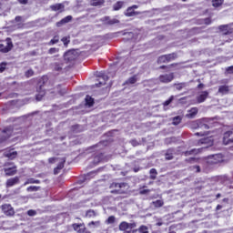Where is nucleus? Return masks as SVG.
I'll return each instance as SVG.
<instances>
[{
  "label": "nucleus",
  "mask_w": 233,
  "mask_h": 233,
  "mask_svg": "<svg viewBox=\"0 0 233 233\" xmlns=\"http://www.w3.org/2000/svg\"><path fill=\"white\" fill-rule=\"evenodd\" d=\"M198 145H208L206 147H203L202 148H198V149H192L191 151L186 152V156H188V154H199L203 148H208V147H212L214 145V138L212 137H207L202 138L199 142Z\"/></svg>",
  "instance_id": "obj_1"
},
{
  "label": "nucleus",
  "mask_w": 233,
  "mask_h": 233,
  "mask_svg": "<svg viewBox=\"0 0 233 233\" xmlns=\"http://www.w3.org/2000/svg\"><path fill=\"white\" fill-rule=\"evenodd\" d=\"M66 159L65 157L57 158V157H51L49 158V163H58L57 167L54 169L55 174H59V170H62L65 167V163Z\"/></svg>",
  "instance_id": "obj_2"
},
{
  "label": "nucleus",
  "mask_w": 233,
  "mask_h": 233,
  "mask_svg": "<svg viewBox=\"0 0 233 233\" xmlns=\"http://www.w3.org/2000/svg\"><path fill=\"white\" fill-rule=\"evenodd\" d=\"M111 188H116L115 190H112V193L116 194H125V191L127 188H128V186L126 183H112L111 184Z\"/></svg>",
  "instance_id": "obj_3"
},
{
  "label": "nucleus",
  "mask_w": 233,
  "mask_h": 233,
  "mask_svg": "<svg viewBox=\"0 0 233 233\" xmlns=\"http://www.w3.org/2000/svg\"><path fill=\"white\" fill-rule=\"evenodd\" d=\"M14 45L12 44V39L6 38L2 44H0V52L6 54L12 50Z\"/></svg>",
  "instance_id": "obj_4"
},
{
  "label": "nucleus",
  "mask_w": 233,
  "mask_h": 233,
  "mask_svg": "<svg viewBox=\"0 0 233 233\" xmlns=\"http://www.w3.org/2000/svg\"><path fill=\"white\" fill-rule=\"evenodd\" d=\"M225 161V157L222 154L211 155L208 158V163L210 165H217V163H223Z\"/></svg>",
  "instance_id": "obj_5"
},
{
  "label": "nucleus",
  "mask_w": 233,
  "mask_h": 233,
  "mask_svg": "<svg viewBox=\"0 0 233 233\" xmlns=\"http://www.w3.org/2000/svg\"><path fill=\"white\" fill-rule=\"evenodd\" d=\"M177 57V56L176 55V53H172L169 55H164L158 57L157 59V63L161 64V63H169V61H174V59H176Z\"/></svg>",
  "instance_id": "obj_6"
},
{
  "label": "nucleus",
  "mask_w": 233,
  "mask_h": 233,
  "mask_svg": "<svg viewBox=\"0 0 233 233\" xmlns=\"http://www.w3.org/2000/svg\"><path fill=\"white\" fill-rule=\"evenodd\" d=\"M132 228H136L135 223L122 222L119 225V230H122L123 232H127V230H132Z\"/></svg>",
  "instance_id": "obj_7"
},
{
  "label": "nucleus",
  "mask_w": 233,
  "mask_h": 233,
  "mask_svg": "<svg viewBox=\"0 0 233 233\" xmlns=\"http://www.w3.org/2000/svg\"><path fill=\"white\" fill-rule=\"evenodd\" d=\"M14 134V129L12 127H8L3 131L0 135V143H3L6 137H10Z\"/></svg>",
  "instance_id": "obj_8"
},
{
  "label": "nucleus",
  "mask_w": 233,
  "mask_h": 233,
  "mask_svg": "<svg viewBox=\"0 0 233 233\" xmlns=\"http://www.w3.org/2000/svg\"><path fill=\"white\" fill-rule=\"evenodd\" d=\"M2 210L5 214V216H14L15 214L14 208H12L10 204L3 205Z\"/></svg>",
  "instance_id": "obj_9"
},
{
  "label": "nucleus",
  "mask_w": 233,
  "mask_h": 233,
  "mask_svg": "<svg viewBox=\"0 0 233 233\" xmlns=\"http://www.w3.org/2000/svg\"><path fill=\"white\" fill-rule=\"evenodd\" d=\"M174 80V74H166L159 76V81L161 83H170Z\"/></svg>",
  "instance_id": "obj_10"
},
{
  "label": "nucleus",
  "mask_w": 233,
  "mask_h": 233,
  "mask_svg": "<svg viewBox=\"0 0 233 233\" xmlns=\"http://www.w3.org/2000/svg\"><path fill=\"white\" fill-rule=\"evenodd\" d=\"M4 170L5 172V176H15L17 172L15 166L13 164H11V167H5Z\"/></svg>",
  "instance_id": "obj_11"
},
{
  "label": "nucleus",
  "mask_w": 233,
  "mask_h": 233,
  "mask_svg": "<svg viewBox=\"0 0 233 233\" xmlns=\"http://www.w3.org/2000/svg\"><path fill=\"white\" fill-rule=\"evenodd\" d=\"M224 143L228 145V143H233V132L228 131L224 134Z\"/></svg>",
  "instance_id": "obj_12"
},
{
  "label": "nucleus",
  "mask_w": 233,
  "mask_h": 233,
  "mask_svg": "<svg viewBox=\"0 0 233 233\" xmlns=\"http://www.w3.org/2000/svg\"><path fill=\"white\" fill-rule=\"evenodd\" d=\"M53 12H65V4H56L50 6Z\"/></svg>",
  "instance_id": "obj_13"
},
{
  "label": "nucleus",
  "mask_w": 233,
  "mask_h": 233,
  "mask_svg": "<svg viewBox=\"0 0 233 233\" xmlns=\"http://www.w3.org/2000/svg\"><path fill=\"white\" fill-rule=\"evenodd\" d=\"M196 116H198V107H193L187 111L186 117H187L188 119H194Z\"/></svg>",
  "instance_id": "obj_14"
},
{
  "label": "nucleus",
  "mask_w": 233,
  "mask_h": 233,
  "mask_svg": "<svg viewBox=\"0 0 233 233\" xmlns=\"http://www.w3.org/2000/svg\"><path fill=\"white\" fill-rule=\"evenodd\" d=\"M208 97V92L204 91V92H201L198 96H197V101L198 103H204V101H206Z\"/></svg>",
  "instance_id": "obj_15"
},
{
  "label": "nucleus",
  "mask_w": 233,
  "mask_h": 233,
  "mask_svg": "<svg viewBox=\"0 0 233 233\" xmlns=\"http://www.w3.org/2000/svg\"><path fill=\"white\" fill-rule=\"evenodd\" d=\"M137 5H133L129 8H127V10L126 11L125 15L127 16V17H132L134 15H136V11L134 10H137Z\"/></svg>",
  "instance_id": "obj_16"
},
{
  "label": "nucleus",
  "mask_w": 233,
  "mask_h": 233,
  "mask_svg": "<svg viewBox=\"0 0 233 233\" xmlns=\"http://www.w3.org/2000/svg\"><path fill=\"white\" fill-rule=\"evenodd\" d=\"M19 183V177H13V178H9L6 181V187H14V185H17Z\"/></svg>",
  "instance_id": "obj_17"
},
{
  "label": "nucleus",
  "mask_w": 233,
  "mask_h": 233,
  "mask_svg": "<svg viewBox=\"0 0 233 233\" xmlns=\"http://www.w3.org/2000/svg\"><path fill=\"white\" fill-rule=\"evenodd\" d=\"M73 228L76 232L83 233L85 232V224H74Z\"/></svg>",
  "instance_id": "obj_18"
},
{
  "label": "nucleus",
  "mask_w": 233,
  "mask_h": 233,
  "mask_svg": "<svg viewBox=\"0 0 233 233\" xmlns=\"http://www.w3.org/2000/svg\"><path fill=\"white\" fill-rule=\"evenodd\" d=\"M70 21H72V15H67L60 22L56 23V26H61V25H66V23H70Z\"/></svg>",
  "instance_id": "obj_19"
},
{
  "label": "nucleus",
  "mask_w": 233,
  "mask_h": 233,
  "mask_svg": "<svg viewBox=\"0 0 233 233\" xmlns=\"http://www.w3.org/2000/svg\"><path fill=\"white\" fill-rule=\"evenodd\" d=\"M5 157H8L9 159H15L17 157V152L16 151H9L5 153Z\"/></svg>",
  "instance_id": "obj_20"
},
{
  "label": "nucleus",
  "mask_w": 233,
  "mask_h": 233,
  "mask_svg": "<svg viewBox=\"0 0 233 233\" xmlns=\"http://www.w3.org/2000/svg\"><path fill=\"white\" fill-rule=\"evenodd\" d=\"M105 21L107 25H116V23H119V20L116 18L110 19L108 16L105 17Z\"/></svg>",
  "instance_id": "obj_21"
},
{
  "label": "nucleus",
  "mask_w": 233,
  "mask_h": 233,
  "mask_svg": "<svg viewBox=\"0 0 233 233\" xmlns=\"http://www.w3.org/2000/svg\"><path fill=\"white\" fill-rule=\"evenodd\" d=\"M86 105L87 106H92L93 105H94V98H92V96H86Z\"/></svg>",
  "instance_id": "obj_22"
},
{
  "label": "nucleus",
  "mask_w": 233,
  "mask_h": 233,
  "mask_svg": "<svg viewBox=\"0 0 233 233\" xmlns=\"http://www.w3.org/2000/svg\"><path fill=\"white\" fill-rule=\"evenodd\" d=\"M228 92V86H221L218 88V93L222 94L223 96H225V94H227Z\"/></svg>",
  "instance_id": "obj_23"
},
{
  "label": "nucleus",
  "mask_w": 233,
  "mask_h": 233,
  "mask_svg": "<svg viewBox=\"0 0 233 233\" xmlns=\"http://www.w3.org/2000/svg\"><path fill=\"white\" fill-rule=\"evenodd\" d=\"M225 0H213L212 5L215 8H218L223 5Z\"/></svg>",
  "instance_id": "obj_24"
},
{
  "label": "nucleus",
  "mask_w": 233,
  "mask_h": 233,
  "mask_svg": "<svg viewBox=\"0 0 233 233\" xmlns=\"http://www.w3.org/2000/svg\"><path fill=\"white\" fill-rule=\"evenodd\" d=\"M137 81V76H134L130 77L127 82L126 85H134Z\"/></svg>",
  "instance_id": "obj_25"
},
{
  "label": "nucleus",
  "mask_w": 233,
  "mask_h": 233,
  "mask_svg": "<svg viewBox=\"0 0 233 233\" xmlns=\"http://www.w3.org/2000/svg\"><path fill=\"white\" fill-rule=\"evenodd\" d=\"M165 203L163 202V200H156L153 201V205L154 207H156L157 208H161Z\"/></svg>",
  "instance_id": "obj_26"
},
{
  "label": "nucleus",
  "mask_w": 233,
  "mask_h": 233,
  "mask_svg": "<svg viewBox=\"0 0 233 233\" xmlns=\"http://www.w3.org/2000/svg\"><path fill=\"white\" fill-rule=\"evenodd\" d=\"M103 3H105V0H92L91 5H93V6H99L103 5Z\"/></svg>",
  "instance_id": "obj_27"
},
{
  "label": "nucleus",
  "mask_w": 233,
  "mask_h": 233,
  "mask_svg": "<svg viewBox=\"0 0 233 233\" xmlns=\"http://www.w3.org/2000/svg\"><path fill=\"white\" fill-rule=\"evenodd\" d=\"M114 10H121V8H123V2H116L115 5H114Z\"/></svg>",
  "instance_id": "obj_28"
},
{
  "label": "nucleus",
  "mask_w": 233,
  "mask_h": 233,
  "mask_svg": "<svg viewBox=\"0 0 233 233\" xmlns=\"http://www.w3.org/2000/svg\"><path fill=\"white\" fill-rule=\"evenodd\" d=\"M57 43H59V36L56 35V36H54L53 39H51V41L48 43V45H56Z\"/></svg>",
  "instance_id": "obj_29"
},
{
  "label": "nucleus",
  "mask_w": 233,
  "mask_h": 233,
  "mask_svg": "<svg viewBox=\"0 0 233 233\" xmlns=\"http://www.w3.org/2000/svg\"><path fill=\"white\" fill-rule=\"evenodd\" d=\"M176 89L177 90H183V88H185V86H187L186 83H180V84H177L175 85Z\"/></svg>",
  "instance_id": "obj_30"
},
{
  "label": "nucleus",
  "mask_w": 233,
  "mask_h": 233,
  "mask_svg": "<svg viewBox=\"0 0 233 233\" xmlns=\"http://www.w3.org/2000/svg\"><path fill=\"white\" fill-rule=\"evenodd\" d=\"M156 176H157V171L154 168L150 169V177H151V179H156Z\"/></svg>",
  "instance_id": "obj_31"
},
{
  "label": "nucleus",
  "mask_w": 233,
  "mask_h": 233,
  "mask_svg": "<svg viewBox=\"0 0 233 233\" xmlns=\"http://www.w3.org/2000/svg\"><path fill=\"white\" fill-rule=\"evenodd\" d=\"M181 123V116H177L173 118V125H179Z\"/></svg>",
  "instance_id": "obj_32"
},
{
  "label": "nucleus",
  "mask_w": 233,
  "mask_h": 233,
  "mask_svg": "<svg viewBox=\"0 0 233 233\" xmlns=\"http://www.w3.org/2000/svg\"><path fill=\"white\" fill-rule=\"evenodd\" d=\"M37 184V183H39V180H35V179H34V178H29L25 183V185H32V184Z\"/></svg>",
  "instance_id": "obj_33"
},
{
  "label": "nucleus",
  "mask_w": 233,
  "mask_h": 233,
  "mask_svg": "<svg viewBox=\"0 0 233 233\" xmlns=\"http://www.w3.org/2000/svg\"><path fill=\"white\" fill-rule=\"evenodd\" d=\"M139 233H148V228H147L146 226H141L138 229Z\"/></svg>",
  "instance_id": "obj_34"
},
{
  "label": "nucleus",
  "mask_w": 233,
  "mask_h": 233,
  "mask_svg": "<svg viewBox=\"0 0 233 233\" xmlns=\"http://www.w3.org/2000/svg\"><path fill=\"white\" fill-rule=\"evenodd\" d=\"M5 70H6V63L3 62L0 64V74H3V72H5Z\"/></svg>",
  "instance_id": "obj_35"
},
{
  "label": "nucleus",
  "mask_w": 233,
  "mask_h": 233,
  "mask_svg": "<svg viewBox=\"0 0 233 233\" xmlns=\"http://www.w3.org/2000/svg\"><path fill=\"white\" fill-rule=\"evenodd\" d=\"M114 221H116V218L114 216H111L109 217L107 219H106V223L108 225H112V223H114Z\"/></svg>",
  "instance_id": "obj_36"
},
{
  "label": "nucleus",
  "mask_w": 233,
  "mask_h": 233,
  "mask_svg": "<svg viewBox=\"0 0 233 233\" xmlns=\"http://www.w3.org/2000/svg\"><path fill=\"white\" fill-rule=\"evenodd\" d=\"M44 96H45V91H41L38 95H36V100L41 101Z\"/></svg>",
  "instance_id": "obj_37"
},
{
  "label": "nucleus",
  "mask_w": 233,
  "mask_h": 233,
  "mask_svg": "<svg viewBox=\"0 0 233 233\" xmlns=\"http://www.w3.org/2000/svg\"><path fill=\"white\" fill-rule=\"evenodd\" d=\"M62 42L64 43L65 46H66L70 43V38L69 37H63Z\"/></svg>",
  "instance_id": "obj_38"
},
{
  "label": "nucleus",
  "mask_w": 233,
  "mask_h": 233,
  "mask_svg": "<svg viewBox=\"0 0 233 233\" xmlns=\"http://www.w3.org/2000/svg\"><path fill=\"white\" fill-rule=\"evenodd\" d=\"M89 227H92V225H94V227H99L101 225V222L99 221H91L89 224Z\"/></svg>",
  "instance_id": "obj_39"
},
{
  "label": "nucleus",
  "mask_w": 233,
  "mask_h": 233,
  "mask_svg": "<svg viewBox=\"0 0 233 233\" xmlns=\"http://www.w3.org/2000/svg\"><path fill=\"white\" fill-rule=\"evenodd\" d=\"M59 52V49L56 48V47H52L49 49L48 54H57Z\"/></svg>",
  "instance_id": "obj_40"
},
{
  "label": "nucleus",
  "mask_w": 233,
  "mask_h": 233,
  "mask_svg": "<svg viewBox=\"0 0 233 233\" xmlns=\"http://www.w3.org/2000/svg\"><path fill=\"white\" fill-rule=\"evenodd\" d=\"M172 101H174V96H170V98L168 100L164 102V106H168V105H170L172 103Z\"/></svg>",
  "instance_id": "obj_41"
},
{
  "label": "nucleus",
  "mask_w": 233,
  "mask_h": 233,
  "mask_svg": "<svg viewBox=\"0 0 233 233\" xmlns=\"http://www.w3.org/2000/svg\"><path fill=\"white\" fill-rule=\"evenodd\" d=\"M25 76L26 77H32V76H34V70L29 69L25 72Z\"/></svg>",
  "instance_id": "obj_42"
},
{
  "label": "nucleus",
  "mask_w": 233,
  "mask_h": 233,
  "mask_svg": "<svg viewBox=\"0 0 233 233\" xmlns=\"http://www.w3.org/2000/svg\"><path fill=\"white\" fill-rule=\"evenodd\" d=\"M228 33L225 34H232L233 33V24H230L229 25H227Z\"/></svg>",
  "instance_id": "obj_43"
},
{
  "label": "nucleus",
  "mask_w": 233,
  "mask_h": 233,
  "mask_svg": "<svg viewBox=\"0 0 233 233\" xmlns=\"http://www.w3.org/2000/svg\"><path fill=\"white\" fill-rule=\"evenodd\" d=\"M35 190H37V187H35V186L32 187L31 186V187H27L28 192H34Z\"/></svg>",
  "instance_id": "obj_44"
},
{
  "label": "nucleus",
  "mask_w": 233,
  "mask_h": 233,
  "mask_svg": "<svg viewBox=\"0 0 233 233\" xmlns=\"http://www.w3.org/2000/svg\"><path fill=\"white\" fill-rule=\"evenodd\" d=\"M148 192H150L149 189H140L139 194L145 195V194H148Z\"/></svg>",
  "instance_id": "obj_45"
},
{
  "label": "nucleus",
  "mask_w": 233,
  "mask_h": 233,
  "mask_svg": "<svg viewBox=\"0 0 233 233\" xmlns=\"http://www.w3.org/2000/svg\"><path fill=\"white\" fill-rule=\"evenodd\" d=\"M174 141H176V138H174V137L166 139V143H174Z\"/></svg>",
  "instance_id": "obj_46"
},
{
  "label": "nucleus",
  "mask_w": 233,
  "mask_h": 233,
  "mask_svg": "<svg viewBox=\"0 0 233 233\" xmlns=\"http://www.w3.org/2000/svg\"><path fill=\"white\" fill-rule=\"evenodd\" d=\"M27 214H28V216H35V211L30 209V210L27 211Z\"/></svg>",
  "instance_id": "obj_47"
},
{
  "label": "nucleus",
  "mask_w": 233,
  "mask_h": 233,
  "mask_svg": "<svg viewBox=\"0 0 233 233\" xmlns=\"http://www.w3.org/2000/svg\"><path fill=\"white\" fill-rule=\"evenodd\" d=\"M174 157L172 155H170L169 153L166 154V159H167L168 161H170V159H172Z\"/></svg>",
  "instance_id": "obj_48"
},
{
  "label": "nucleus",
  "mask_w": 233,
  "mask_h": 233,
  "mask_svg": "<svg viewBox=\"0 0 233 233\" xmlns=\"http://www.w3.org/2000/svg\"><path fill=\"white\" fill-rule=\"evenodd\" d=\"M227 72H228V74H233V66L228 67Z\"/></svg>",
  "instance_id": "obj_49"
},
{
  "label": "nucleus",
  "mask_w": 233,
  "mask_h": 233,
  "mask_svg": "<svg viewBox=\"0 0 233 233\" xmlns=\"http://www.w3.org/2000/svg\"><path fill=\"white\" fill-rule=\"evenodd\" d=\"M131 145H132L133 147H137V145H139V143H137V141H136V140H132V141H131Z\"/></svg>",
  "instance_id": "obj_50"
},
{
  "label": "nucleus",
  "mask_w": 233,
  "mask_h": 233,
  "mask_svg": "<svg viewBox=\"0 0 233 233\" xmlns=\"http://www.w3.org/2000/svg\"><path fill=\"white\" fill-rule=\"evenodd\" d=\"M69 56H72V51H68L67 53L65 54V57H69Z\"/></svg>",
  "instance_id": "obj_51"
},
{
  "label": "nucleus",
  "mask_w": 233,
  "mask_h": 233,
  "mask_svg": "<svg viewBox=\"0 0 233 233\" xmlns=\"http://www.w3.org/2000/svg\"><path fill=\"white\" fill-rule=\"evenodd\" d=\"M21 5H26L28 3V0H18Z\"/></svg>",
  "instance_id": "obj_52"
},
{
  "label": "nucleus",
  "mask_w": 233,
  "mask_h": 233,
  "mask_svg": "<svg viewBox=\"0 0 233 233\" xmlns=\"http://www.w3.org/2000/svg\"><path fill=\"white\" fill-rule=\"evenodd\" d=\"M102 79H104V81H108V76L103 75Z\"/></svg>",
  "instance_id": "obj_53"
},
{
  "label": "nucleus",
  "mask_w": 233,
  "mask_h": 233,
  "mask_svg": "<svg viewBox=\"0 0 233 233\" xmlns=\"http://www.w3.org/2000/svg\"><path fill=\"white\" fill-rule=\"evenodd\" d=\"M86 216H94V211L92 210L87 211Z\"/></svg>",
  "instance_id": "obj_54"
},
{
  "label": "nucleus",
  "mask_w": 233,
  "mask_h": 233,
  "mask_svg": "<svg viewBox=\"0 0 233 233\" xmlns=\"http://www.w3.org/2000/svg\"><path fill=\"white\" fill-rule=\"evenodd\" d=\"M205 134H207V133L198 132L195 134V136H205Z\"/></svg>",
  "instance_id": "obj_55"
},
{
  "label": "nucleus",
  "mask_w": 233,
  "mask_h": 233,
  "mask_svg": "<svg viewBox=\"0 0 233 233\" xmlns=\"http://www.w3.org/2000/svg\"><path fill=\"white\" fill-rule=\"evenodd\" d=\"M105 85V82H99L98 84H96V86H103Z\"/></svg>",
  "instance_id": "obj_56"
},
{
  "label": "nucleus",
  "mask_w": 233,
  "mask_h": 233,
  "mask_svg": "<svg viewBox=\"0 0 233 233\" xmlns=\"http://www.w3.org/2000/svg\"><path fill=\"white\" fill-rule=\"evenodd\" d=\"M202 128H206V130H208V125L207 124L202 125Z\"/></svg>",
  "instance_id": "obj_57"
},
{
  "label": "nucleus",
  "mask_w": 233,
  "mask_h": 233,
  "mask_svg": "<svg viewBox=\"0 0 233 233\" xmlns=\"http://www.w3.org/2000/svg\"><path fill=\"white\" fill-rule=\"evenodd\" d=\"M205 24H206V25H210V19H209V18H207V19L205 20Z\"/></svg>",
  "instance_id": "obj_58"
},
{
  "label": "nucleus",
  "mask_w": 233,
  "mask_h": 233,
  "mask_svg": "<svg viewBox=\"0 0 233 233\" xmlns=\"http://www.w3.org/2000/svg\"><path fill=\"white\" fill-rule=\"evenodd\" d=\"M125 233H136V231L132 230V229H129V230L125 231Z\"/></svg>",
  "instance_id": "obj_59"
},
{
  "label": "nucleus",
  "mask_w": 233,
  "mask_h": 233,
  "mask_svg": "<svg viewBox=\"0 0 233 233\" xmlns=\"http://www.w3.org/2000/svg\"><path fill=\"white\" fill-rule=\"evenodd\" d=\"M15 21H21V16H16Z\"/></svg>",
  "instance_id": "obj_60"
},
{
  "label": "nucleus",
  "mask_w": 233,
  "mask_h": 233,
  "mask_svg": "<svg viewBox=\"0 0 233 233\" xmlns=\"http://www.w3.org/2000/svg\"><path fill=\"white\" fill-rule=\"evenodd\" d=\"M196 168H197V172H200V168L198 166H196Z\"/></svg>",
  "instance_id": "obj_61"
},
{
  "label": "nucleus",
  "mask_w": 233,
  "mask_h": 233,
  "mask_svg": "<svg viewBox=\"0 0 233 233\" xmlns=\"http://www.w3.org/2000/svg\"><path fill=\"white\" fill-rule=\"evenodd\" d=\"M127 34L130 35V37H132V35H134V34L132 32H129Z\"/></svg>",
  "instance_id": "obj_62"
},
{
  "label": "nucleus",
  "mask_w": 233,
  "mask_h": 233,
  "mask_svg": "<svg viewBox=\"0 0 233 233\" xmlns=\"http://www.w3.org/2000/svg\"><path fill=\"white\" fill-rule=\"evenodd\" d=\"M202 86H203V84H199V85L198 86V88H201Z\"/></svg>",
  "instance_id": "obj_63"
},
{
  "label": "nucleus",
  "mask_w": 233,
  "mask_h": 233,
  "mask_svg": "<svg viewBox=\"0 0 233 233\" xmlns=\"http://www.w3.org/2000/svg\"><path fill=\"white\" fill-rule=\"evenodd\" d=\"M118 34H122V35H127V33L119 32Z\"/></svg>",
  "instance_id": "obj_64"
}]
</instances>
